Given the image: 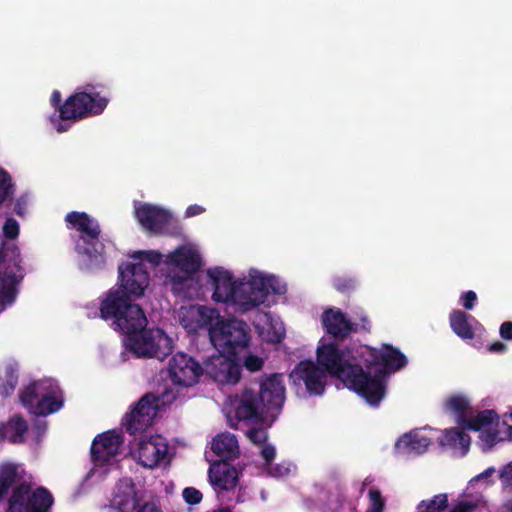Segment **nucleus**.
Returning <instances> with one entry per match:
<instances>
[{
    "label": "nucleus",
    "instance_id": "nucleus-1",
    "mask_svg": "<svg viewBox=\"0 0 512 512\" xmlns=\"http://www.w3.org/2000/svg\"><path fill=\"white\" fill-rule=\"evenodd\" d=\"M285 385L279 373L263 374L246 383L230 398L238 421L262 424L274 422L285 402Z\"/></svg>",
    "mask_w": 512,
    "mask_h": 512
},
{
    "label": "nucleus",
    "instance_id": "nucleus-2",
    "mask_svg": "<svg viewBox=\"0 0 512 512\" xmlns=\"http://www.w3.org/2000/svg\"><path fill=\"white\" fill-rule=\"evenodd\" d=\"M358 355L366 368L365 378H361L360 396L369 405L377 407L386 394V375L404 368L407 365V358L390 344H382L380 349L363 346Z\"/></svg>",
    "mask_w": 512,
    "mask_h": 512
},
{
    "label": "nucleus",
    "instance_id": "nucleus-3",
    "mask_svg": "<svg viewBox=\"0 0 512 512\" xmlns=\"http://www.w3.org/2000/svg\"><path fill=\"white\" fill-rule=\"evenodd\" d=\"M4 501L6 512H49L54 498L43 486L33 489L21 465L5 462L0 465V503Z\"/></svg>",
    "mask_w": 512,
    "mask_h": 512
},
{
    "label": "nucleus",
    "instance_id": "nucleus-4",
    "mask_svg": "<svg viewBox=\"0 0 512 512\" xmlns=\"http://www.w3.org/2000/svg\"><path fill=\"white\" fill-rule=\"evenodd\" d=\"M348 353L335 343L322 344L317 348V362L326 373L339 378L348 388L360 395L361 378H365L364 368L361 364L351 363Z\"/></svg>",
    "mask_w": 512,
    "mask_h": 512
},
{
    "label": "nucleus",
    "instance_id": "nucleus-5",
    "mask_svg": "<svg viewBox=\"0 0 512 512\" xmlns=\"http://www.w3.org/2000/svg\"><path fill=\"white\" fill-rule=\"evenodd\" d=\"M283 292L275 276H265L255 271L250 273L248 280L237 282L231 304L237 306L240 312H247L263 304L270 293Z\"/></svg>",
    "mask_w": 512,
    "mask_h": 512
},
{
    "label": "nucleus",
    "instance_id": "nucleus-6",
    "mask_svg": "<svg viewBox=\"0 0 512 512\" xmlns=\"http://www.w3.org/2000/svg\"><path fill=\"white\" fill-rule=\"evenodd\" d=\"M21 404L36 416H47L63 406L61 390L56 381L44 379L34 381L19 393Z\"/></svg>",
    "mask_w": 512,
    "mask_h": 512
},
{
    "label": "nucleus",
    "instance_id": "nucleus-7",
    "mask_svg": "<svg viewBox=\"0 0 512 512\" xmlns=\"http://www.w3.org/2000/svg\"><path fill=\"white\" fill-rule=\"evenodd\" d=\"M209 335L215 348L233 357L248 348L251 340L248 324L236 318L218 320Z\"/></svg>",
    "mask_w": 512,
    "mask_h": 512
},
{
    "label": "nucleus",
    "instance_id": "nucleus-8",
    "mask_svg": "<svg viewBox=\"0 0 512 512\" xmlns=\"http://www.w3.org/2000/svg\"><path fill=\"white\" fill-rule=\"evenodd\" d=\"M20 250L14 243H3L0 248V302L12 304L18 294V286L24 278L20 265Z\"/></svg>",
    "mask_w": 512,
    "mask_h": 512
},
{
    "label": "nucleus",
    "instance_id": "nucleus-9",
    "mask_svg": "<svg viewBox=\"0 0 512 512\" xmlns=\"http://www.w3.org/2000/svg\"><path fill=\"white\" fill-rule=\"evenodd\" d=\"M95 85L87 84L83 91L70 95L59 108V118L77 121L100 115L108 105V98L95 92Z\"/></svg>",
    "mask_w": 512,
    "mask_h": 512
},
{
    "label": "nucleus",
    "instance_id": "nucleus-10",
    "mask_svg": "<svg viewBox=\"0 0 512 512\" xmlns=\"http://www.w3.org/2000/svg\"><path fill=\"white\" fill-rule=\"evenodd\" d=\"M68 228L79 232L85 244L82 253L99 264L105 262L104 245L100 242L101 227L99 222L86 212L71 211L66 214Z\"/></svg>",
    "mask_w": 512,
    "mask_h": 512
},
{
    "label": "nucleus",
    "instance_id": "nucleus-11",
    "mask_svg": "<svg viewBox=\"0 0 512 512\" xmlns=\"http://www.w3.org/2000/svg\"><path fill=\"white\" fill-rule=\"evenodd\" d=\"M126 348L138 358L163 360L170 353V339L163 330L152 328L140 330L125 338Z\"/></svg>",
    "mask_w": 512,
    "mask_h": 512
},
{
    "label": "nucleus",
    "instance_id": "nucleus-12",
    "mask_svg": "<svg viewBox=\"0 0 512 512\" xmlns=\"http://www.w3.org/2000/svg\"><path fill=\"white\" fill-rule=\"evenodd\" d=\"M161 398L154 393H147L126 413L123 425L131 435L145 431L153 423L159 409Z\"/></svg>",
    "mask_w": 512,
    "mask_h": 512
},
{
    "label": "nucleus",
    "instance_id": "nucleus-13",
    "mask_svg": "<svg viewBox=\"0 0 512 512\" xmlns=\"http://www.w3.org/2000/svg\"><path fill=\"white\" fill-rule=\"evenodd\" d=\"M168 375L174 385L193 386L203 375V366L192 356L178 352L169 360Z\"/></svg>",
    "mask_w": 512,
    "mask_h": 512
},
{
    "label": "nucleus",
    "instance_id": "nucleus-14",
    "mask_svg": "<svg viewBox=\"0 0 512 512\" xmlns=\"http://www.w3.org/2000/svg\"><path fill=\"white\" fill-rule=\"evenodd\" d=\"M118 273L120 284L117 288L122 289L130 299L143 296L150 280L143 263H122Z\"/></svg>",
    "mask_w": 512,
    "mask_h": 512
},
{
    "label": "nucleus",
    "instance_id": "nucleus-15",
    "mask_svg": "<svg viewBox=\"0 0 512 512\" xmlns=\"http://www.w3.org/2000/svg\"><path fill=\"white\" fill-rule=\"evenodd\" d=\"M290 377L294 383H303L311 396H320L325 391L326 372L311 360L300 361L291 372Z\"/></svg>",
    "mask_w": 512,
    "mask_h": 512
},
{
    "label": "nucleus",
    "instance_id": "nucleus-16",
    "mask_svg": "<svg viewBox=\"0 0 512 512\" xmlns=\"http://www.w3.org/2000/svg\"><path fill=\"white\" fill-rule=\"evenodd\" d=\"M223 354L211 356L204 363L203 373L219 384L235 385L241 379L242 368L237 362Z\"/></svg>",
    "mask_w": 512,
    "mask_h": 512
},
{
    "label": "nucleus",
    "instance_id": "nucleus-17",
    "mask_svg": "<svg viewBox=\"0 0 512 512\" xmlns=\"http://www.w3.org/2000/svg\"><path fill=\"white\" fill-rule=\"evenodd\" d=\"M124 442L121 432L115 429L98 434L91 445V459L97 465H103L115 457Z\"/></svg>",
    "mask_w": 512,
    "mask_h": 512
},
{
    "label": "nucleus",
    "instance_id": "nucleus-18",
    "mask_svg": "<svg viewBox=\"0 0 512 512\" xmlns=\"http://www.w3.org/2000/svg\"><path fill=\"white\" fill-rule=\"evenodd\" d=\"M135 217L146 231L154 235L165 234L172 220L168 211L147 203L135 209Z\"/></svg>",
    "mask_w": 512,
    "mask_h": 512
},
{
    "label": "nucleus",
    "instance_id": "nucleus-19",
    "mask_svg": "<svg viewBox=\"0 0 512 512\" xmlns=\"http://www.w3.org/2000/svg\"><path fill=\"white\" fill-rule=\"evenodd\" d=\"M168 445L161 436L140 440L134 452L137 462L146 468L156 467L167 455Z\"/></svg>",
    "mask_w": 512,
    "mask_h": 512
},
{
    "label": "nucleus",
    "instance_id": "nucleus-20",
    "mask_svg": "<svg viewBox=\"0 0 512 512\" xmlns=\"http://www.w3.org/2000/svg\"><path fill=\"white\" fill-rule=\"evenodd\" d=\"M240 472L235 466L224 460H217L210 464L208 479L216 491L234 490L239 481Z\"/></svg>",
    "mask_w": 512,
    "mask_h": 512
},
{
    "label": "nucleus",
    "instance_id": "nucleus-21",
    "mask_svg": "<svg viewBox=\"0 0 512 512\" xmlns=\"http://www.w3.org/2000/svg\"><path fill=\"white\" fill-rule=\"evenodd\" d=\"M168 262L177 267L183 273L182 277H173L174 282H183L190 279L193 274L202 267V259L196 250L181 246L168 256Z\"/></svg>",
    "mask_w": 512,
    "mask_h": 512
},
{
    "label": "nucleus",
    "instance_id": "nucleus-22",
    "mask_svg": "<svg viewBox=\"0 0 512 512\" xmlns=\"http://www.w3.org/2000/svg\"><path fill=\"white\" fill-rule=\"evenodd\" d=\"M321 318L325 332L335 340L342 341L357 331V324L347 319L339 308L326 309Z\"/></svg>",
    "mask_w": 512,
    "mask_h": 512
},
{
    "label": "nucleus",
    "instance_id": "nucleus-23",
    "mask_svg": "<svg viewBox=\"0 0 512 512\" xmlns=\"http://www.w3.org/2000/svg\"><path fill=\"white\" fill-rule=\"evenodd\" d=\"M207 274L213 285L212 299L219 303H231L238 281L234 280L233 275L222 267L209 269Z\"/></svg>",
    "mask_w": 512,
    "mask_h": 512
},
{
    "label": "nucleus",
    "instance_id": "nucleus-24",
    "mask_svg": "<svg viewBox=\"0 0 512 512\" xmlns=\"http://www.w3.org/2000/svg\"><path fill=\"white\" fill-rule=\"evenodd\" d=\"M111 506L118 512H137L140 509L142 505L132 479L125 478L118 482Z\"/></svg>",
    "mask_w": 512,
    "mask_h": 512
},
{
    "label": "nucleus",
    "instance_id": "nucleus-25",
    "mask_svg": "<svg viewBox=\"0 0 512 512\" xmlns=\"http://www.w3.org/2000/svg\"><path fill=\"white\" fill-rule=\"evenodd\" d=\"M131 300L122 289L111 288L101 301L100 317L106 321L112 320L114 325Z\"/></svg>",
    "mask_w": 512,
    "mask_h": 512
},
{
    "label": "nucleus",
    "instance_id": "nucleus-26",
    "mask_svg": "<svg viewBox=\"0 0 512 512\" xmlns=\"http://www.w3.org/2000/svg\"><path fill=\"white\" fill-rule=\"evenodd\" d=\"M119 317L113 327L115 330L121 331L126 337L143 330L148 323L143 309L138 304H132L131 302Z\"/></svg>",
    "mask_w": 512,
    "mask_h": 512
},
{
    "label": "nucleus",
    "instance_id": "nucleus-27",
    "mask_svg": "<svg viewBox=\"0 0 512 512\" xmlns=\"http://www.w3.org/2000/svg\"><path fill=\"white\" fill-rule=\"evenodd\" d=\"M431 439L422 435L418 430L402 435L395 444V449L405 455H421L431 445Z\"/></svg>",
    "mask_w": 512,
    "mask_h": 512
},
{
    "label": "nucleus",
    "instance_id": "nucleus-28",
    "mask_svg": "<svg viewBox=\"0 0 512 512\" xmlns=\"http://www.w3.org/2000/svg\"><path fill=\"white\" fill-rule=\"evenodd\" d=\"M211 450L220 457L219 460L227 462L238 458L240 454L237 438L228 432L218 434L213 438Z\"/></svg>",
    "mask_w": 512,
    "mask_h": 512
},
{
    "label": "nucleus",
    "instance_id": "nucleus-29",
    "mask_svg": "<svg viewBox=\"0 0 512 512\" xmlns=\"http://www.w3.org/2000/svg\"><path fill=\"white\" fill-rule=\"evenodd\" d=\"M27 431L28 424L19 414L11 417L7 423L0 424V437L8 438L13 444L23 443Z\"/></svg>",
    "mask_w": 512,
    "mask_h": 512
},
{
    "label": "nucleus",
    "instance_id": "nucleus-30",
    "mask_svg": "<svg viewBox=\"0 0 512 512\" xmlns=\"http://www.w3.org/2000/svg\"><path fill=\"white\" fill-rule=\"evenodd\" d=\"M449 322L453 332L463 340H472L475 333L472 322L476 319L462 310H453L449 316Z\"/></svg>",
    "mask_w": 512,
    "mask_h": 512
},
{
    "label": "nucleus",
    "instance_id": "nucleus-31",
    "mask_svg": "<svg viewBox=\"0 0 512 512\" xmlns=\"http://www.w3.org/2000/svg\"><path fill=\"white\" fill-rule=\"evenodd\" d=\"M471 443L470 436L459 428L446 429L439 441L440 446L451 449L459 448L462 455H465Z\"/></svg>",
    "mask_w": 512,
    "mask_h": 512
},
{
    "label": "nucleus",
    "instance_id": "nucleus-32",
    "mask_svg": "<svg viewBox=\"0 0 512 512\" xmlns=\"http://www.w3.org/2000/svg\"><path fill=\"white\" fill-rule=\"evenodd\" d=\"M499 420L500 418L495 410L486 409L465 420V424L470 430L480 431L491 426H499Z\"/></svg>",
    "mask_w": 512,
    "mask_h": 512
},
{
    "label": "nucleus",
    "instance_id": "nucleus-33",
    "mask_svg": "<svg viewBox=\"0 0 512 512\" xmlns=\"http://www.w3.org/2000/svg\"><path fill=\"white\" fill-rule=\"evenodd\" d=\"M18 384V368L15 364H6L0 374V395L11 396Z\"/></svg>",
    "mask_w": 512,
    "mask_h": 512
},
{
    "label": "nucleus",
    "instance_id": "nucleus-34",
    "mask_svg": "<svg viewBox=\"0 0 512 512\" xmlns=\"http://www.w3.org/2000/svg\"><path fill=\"white\" fill-rule=\"evenodd\" d=\"M265 324L267 327H260L258 324L255 325V328L262 338L263 341L271 344L280 343L285 337V331L281 327H276L272 323V319L269 314H264Z\"/></svg>",
    "mask_w": 512,
    "mask_h": 512
},
{
    "label": "nucleus",
    "instance_id": "nucleus-35",
    "mask_svg": "<svg viewBox=\"0 0 512 512\" xmlns=\"http://www.w3.org/2000/svg\"><path fill=\"white\" fill-rule=\"evenodd\" d=\"M448 508L447 494H437L432 499L422 500L417 509L419 512H443Z\"/></svg>",
    "mask_w": 512,
    "mask_h": 512
},
{
    "label": "nucleus",
    "instance_id": "nucleus-36",
    "mask_svg": "<svg viewBox=\"0 0 512 512\" xmlns=\"http://www.w3.org/2000/svg\"><path fill=\"white\" fill-rule=\"evenodd\" d=\"M188 313L192 317H197V322L200 326L209 325L211 328L214 327L212 325V321L218 317L217 311L215 309H210L205 306L191 308Z\"/></svg>",
    "mask_w": 512,
    "mask_h": 512
},
{
    "label": "nucleus",
    "instance_id": "nucleus-37",
    "mask_svg": "<svg viewBox=\"0 0 512 512\" xmlns=\"http://www.w3.org/2000/svg\"><path fill=\"white\" fill-rule=\"evenodd\" d=\"M479 439L482 450H490L498 441H500L498 426H491L480 430Z\"/></svg>",
    "mask_w": 512,
    "mask_h": 512
},
{
    "label": "nucleus",
    "instance_id": "nucleus-38",
    "mask_svg": "<svg viewBox=\"0 0 512 512\" xmlns=\"http://www.w3.org/2000/svg\"><path fill=\"white\" fill-rule=\"evenodd\" d=\"M445 405L449 411L463 415L469 407V402L462 395H453L447 399Z\"/></svg>",
    "mask_w": 512,
    "mask_h": 512
},
{
    "label": "nucleus",
    "instance_id": "nucleus-39",
    "mask_svg": "<svg viewBox=\"0 0 512 512\" xmlns=\"http://www.w3.org/2000/svg\"><path fill=\"white\" fill-rule=\"evenodd\" d=\"M131 257L136 260H139L140 263H150L153 267L159 265L160 262L162 261V254L154 250L136 251Z\"/></svg>",
    "mask_w": 512,
    "mask_h": 512
},
{
    "label": "nucleus",
    "instance_id": "nucleus-40",
    "mask_svg": "<svg viewBox=\"0 0 512 512\" xmlns=\"http://www.w3.org/2000/svg\"><path fill=\"white\" fill-rule=\"evenodd\" d=\"M12 179L9 173L0 168V205L12 194Z\"/></svg>",
    "mask_w": 512,
    "mask_h": 512
},
{
    "label": "nucleus",
    "instance_id": "nucleus-41",
    "mask_svg": "<svg viewBox=\"0 0 512 512\" xmlns=\"http://www.w3.org/2000/svg\"><path fill=\"white\" fill-rule=\"evenodd\" d=\"M368 497L370 500V507L367 509L369 512H384L385 501L381 495L380 490L377 488H371L368 491Z\"/></svg>",
    "mask_w": 512,
    "mask_h": 512
},
{
    "label": "nucleus",
    "instance_id": "nucleus-42",
    "mask_svg": "<svg viewBox=\"0 0 512 512\" xmlns=\"http://www.w3.org/2000/svg\"><path fill=\"white\" fill-rule=\"evenodd\" d=\"M333 286L341 293H349L356 287V281L349 277H336L333 280Z\"/></svg>",
    "mask_w": 512,
    "mask_h": 512
},
{
    "label": "nucleus",
    "instance_id": "nucleus-43",
    "mask_svg": "<svg viewBox=\"0 0 512 512\" xmlns=\"http://www.w3.org/2000/svg\"><path fill=\"white\" fill-rule=\"evenodd\" d=\"M247 437L252 443L263 446L266 444L268 434L263 428H251L247 431Z\"/></svg>",
    "mask_w": 512,
    "mask_h": 512
},
{
    "label": "nucleus",
    "instance_id": "nucleus-44",
    "mask_svg": "<svg viewBox=\"0 0 512 512\" xmlns=\"http://www.w3.org/2000/svg\"><path fill=\"white\" fill-rule=\"evenodd\" d=\"M182 496L189 505L199 504L203 498L202 493L194 487H186L182 492Z\"/></svg>",
    "mask_w": 512,
    "mask_h": 512
},
{
    "label": "nucleus",
    "instance_id": "nucleus-45",
    "mask_svg": "<svg viewBox=\"0 0 512 512\" xmlns=\"http://www.w3.org/2000/svg\"><path fill=\"white\" fill-rule=\"evenodd\" d=\"M3 234L6 238L13 240L19 234V225L14 218H8L3 226Z\"/></svg>",
    "mask_w": 512,
    "mask_h": 512
},
{
    "label": "nucleus",
    "instance_id": "nucleus-46",
    "mask_svg": "<svg viewBox=\"0 0 512 512\" xmlns=\"http://www.w3.org/2000/svg\"><path fill=\"white\" fill-rule=\"evenodd\" d=\"M264 365V360L256 355L248 354L244 359V366L250 372L260 371Z\"/></svg>",
    "mask_w": 512,
    "mask_h": 512
},
{
    "label": "nucleus",
    "instance_id": "nucleus-47",
    "mask_svg": "<svg viewBox=\"0 0 512 512\" xmlns=\"http://www.w3.org/2000/svg\"><path fill=\"white\" fill-rule=\"evenodd\" d=\"M460 301L466 310H472L477 301V294L472 290L463 292L460 296Z\"/></svg>",
    "mask_w": 512,
    "mask_h": 512
},
{
    "label": "nucleus",
    "instance_id": "nucleus-48",
    "mask_svg": "<svg viewBox=\"0 0 512 512\" xmlns=\"http://www.w3.org/2000/svg\"><path fill=\"white\" fill-rule=\"evenodd\" d=\"M499 478L505 487H512V462L500 470Z\"/></svg>",
    "mask_w": 512,
    "mask_h": 512
},
{
    "label": "nucleus",
    "instance_id": "nucleus-49",
    "mask_svg": "<svg viewBox=\"0 0 512 512\" xmlns=\"http://www.w3.org/2000/svg\"><path fill=\"white\" fill-rule=\"evenodd\" d=\"M265 464L269 466L275 458V448L270 444H264L260 452Z\"/></svg>",
    "mask_w": 512,
    "mask_h": 512
},
{
    "label": "nucleus",
    "instance_id": "nucleus-50",
    "mask_svg": "<svg viewBox=\"0 0 512 512\" xmlns=\"http://www.w3.org/2000/svg\"><path fill=\"white\" fill-rule=\"evenodd\" d=\"M499 333L502 339L512 340V322H503L500 326Z\"/></svg>",
    "mask_w": 512,
    "mask_h": 512
},
{
    "label": "nucleus",
    "instance_id": "nucleus-51",
    "mask_svg": "<svg viewBox=\"0 0 512 512\" xmlns=\"http://www.w3.org/2000/svg\"><path fill=\"white\" fill-rule=\"evenodd\" d=\"M204 211H205V209L202 206L193 204V205H190L187 207V209L185 211V216L187 218L197 216V215L202 214Z\"/></svg>",
    "mask_w": 512,
    "mask_h": 512
},
{
    "label": "nucleus",
    "instance_id": "nucleus-52",
    "mask_svg": "<svg viewBox=\"0 0 512 512\" xmlns=\"http://www.w3.org/2000/svg\"><path fill=\"white\" fill-rule=\"evenodd\" d=\"M488 350L492 353H504L507 350V345L496 341L489 346Z\"/></svg>",
    "mask_w": 512,
    "mask_h": 512
},
{
    "label": "nucleus",
    "instance_id": "nucleus-53",
    "mask_svg": "<svg viewBox=\"0 0 512 512\" xmlns=\"http://www.w3.org/2000/svg\"><path fill=\"white\" fill-rule=\"evenodd\" d=\"M137 512H162L160 508L156 506V504L152 502L144 503Z\"/></svg>",
    "mask_w": 512,
    "mask_h": 512
},
{
    "label": "nucleus",
    "instance_id": "nucleus-54",
    "mask_svg": "<svg viewBox=\"0 0 512 512\" xmlns=\"http://www.w3.org/2000/svg\"><path fill=\"white\" fill-rule=\"evenodd\" d=\"M51 104L56 107L58 110L60 108L61 104V93L58 90H54L51 95Z\"/></svg>",
    "mask_w": 512,
    "mask_h": 512
},
{
    "label": "nucleus",
    "instance_id": "nucleus-55",
    "mask_svg": "<svg viewBox=\"0 0 512 512\" xmlns=\"http://www.w3.org/2000/svg\"><path fill=\"white\" fill-rule=\"evenodd\" d=\"M494 473H495V468L494 467H489L485 471L480 473L476 477V480H482V479L488 478V477L492 476Z\"/></svg>",
    "mask_w": 512,
    "mask_h": 512
},
{
    "label": "nucleus",
    "instance_id": "nucleus-56",
    "mask_svg": "<svg viewBox=\"0 0 512 512\" xmlns=\"http://www.w3.org/2000/svg\"><path fill=\"white\" fill-rule=\"evenodd\" d=\"M361 329L364 331H370L371 324L366 316L361 318Z\"/></svg>",
    "mask_w": 512,
    "mask_h": 512
},
{
    "label": "nucleus",
    "instance_id": "nucleus-57",
    "mask_svg": "<svg viewBox=\"0 0 512 512\" xmlns=\"http://www.w3.org/2000/svg\"><path fill=\"white\" fill-rule=\"evenodd\" d=\"M470 508V505L468 503H460V505L453 509L451 512H465L467 509Z\"/></svg>",
    "mask_w": 512,
    "mask_h": 512
},
{
    "label": "nucleus",
    "instance_id": "nucleus-58",
    "mask_svg": "<svg viewBox=\"0 0 512 512\" xmlns=\"http://www.w3.org/2000/svg\"><path fill=\"white\" fill-rule=\"evenodd\" d=\"M56 130H57V132L62 133V132H65L67 130V127H65L62 124H58L57 127H56Z\"/></svg>",
    "mask_w": 512,
    "mask_h": 512
},
{
    "label": "nucleus",
    "instance_id": "nucleus-59",
    "mask_svg": "<svg viewBox=\"0 0 512 512\" xmlns=\"http://www.w3.org/2000/svg\"><path fill=\"white\" fill-rule=\"evenodd\" d=\"M213 512H232L230 508L228 507H224V508H220L218 510H215Z\"/></svg>",
    "mask_w": 512,
    "mask_h": 512
},
{
    "label": "nucleus",
    "instance_id": "nucleus-60",
    "mask_svg": "<svg viewBox=\"0 0 512 512\" xmlns=\"http://www.w3.org/2000/svg\"><path fill=\"white\" fill-rule=\"evenodd\" d=\"M506 508L509 512H512V499L506 504Z\"/></svg>",
    "mask_w": 512,
    "mask_h": 512
},
{
    "label": "nucleus",
    "instance_id": "nucleus-61",
    "mask_svg": "<svg viewBox=\"0 0 512 512\" xmlns=\"http://www.w3.org/2000/svg\"><path fill=\"white\" fill-rule=\"evenodd\" d=\"M510 416L512 417V412H511V415H510Z\"/></svg>",
    "mask_w": 512,
    "mask_h": 512
}]
</instances>
